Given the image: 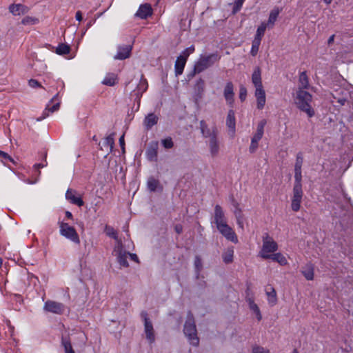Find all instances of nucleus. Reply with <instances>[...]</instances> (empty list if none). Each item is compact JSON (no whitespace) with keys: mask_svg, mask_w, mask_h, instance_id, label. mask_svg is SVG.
I'll return each mask as SVG.
<instances>
[{"mask_svg":"<svg viewBox=\"0 0 353 353\" xmlns=\"http://www.w3.org/2000/svg\"><path fill=\"white\" fill-rule=\"evenodd\" d=\"M159 117L154 113L148 114L143 120V125L147 130H150L158 123Z\"/></svg>","mask_w":353,"mask_h":353,"instance_id":"4be33fe9","label":"nucleus"},{"mask_svg":"<svg viewBox=\"0 0 353 353\" xmlns=\"http://www.w3.org/2000/svg\"><path fill=\"white\" fill-rule=\"evenodd\" d=\"M152 14V9L150 4L145 3L139 6L135 15L142 19H145Z\"/></svg>","mask_w":353,"mask_h":353,"instance_id":"a211bd4d","label":"nucleus"},{"mask_svg":"<svg viewBox=\"0 0 353 353\" xmlns=\"http://www.w3.org/2000/svg\"><path fill=\"white\" fill-rule=\"evenodd\" d=\"M220 56L217 53H212L206 56H201L195 65L197 67L196 70L201 72L207 68L213 65L220 59Z\"/></svg>","mask_w":353,"mask_h":353,"instance_id":"20e7f679","label":"nucleus"},{"mask_svg":"<svg viewBox=\"0 0 353 353\" xmlns=\"http://www.w3.org/2000/svg\"><path fill=\"white\" fill-rule=\"evenodd\" d=\"M143 92L138 89H134L132 93V97H134V101H137L139 104L140 103L141 98L142 97Z\"/></svg>","mask_w":353,"mask_h":353,"instance_id":"3c124183","label":"nucleus"},{"mask_svg":"<svg viewBox=\"0 0 353 353\" xmlns=\"http://www.w3.org/2000/svg\"><path fill=\"white\" fill-rule=\"evenodd\" d=\"M147 187L150 192H155L159 188L162 190V187L160 185L159 181L153 176H150L148 179Z\"/></svg>","mask_w":353,"mask_h":353,"instance_id":"2f4dec72","label":"nucleus"},{"mask_svg":"<svg viewBox=\"0 0 353 353\" xmlns=\"http://www.w3.org/2000/svg\"><path fill=\"white\" fill-rule=\"evenodd\" d=\"M261 140V139L256 137L254 136L252 137L251 139V143L249 148V151L250 153H254L259 146V141Z\"/></svg>","mask_w":353,"mask_h":353,"instance_id":"79ce46f5","label":"nucleus"},{"mask_svg":"<svg viewBox=\"0 0 353 353\" xmlns=\"http://www.w3.org/2000/svg\"><path fill=\"white\" fill-rule=\"evenodd\" d=\"M194 46L192 45L191 46L185 48L180 55V57H182L183 58H185L186 60H188V57L190 54L193 53L194 52Z\"/></svg>","mask_w":353,"mask_h":353,"instance_id":"603ef678","label":"nucleus"},{"mask_svg":"<svg viewBox=\"0 0 353 353\" xmlns=\"http://www.w3.org/2000/svg\"><path fill=\"white\" fill-rule=\"evenodd\" d=\"M194 267L195 270L197 274V277L199 276V274L202 269V262L200 256H196L194 258Z\"/></svg>","mask_w":353,"mask_h":353,"instance_id":"09e8293b","label":"nucleus"},{"mask_svg":"<svg viewBox=\"0 0 353 353\" xmlns=\"http://www.w3.org/2000/svg\"><path fill=\"white\" fill-rule=\"evenodd\" d=\"M303 196L302 188H293L291 208L294 212H298L300 210Z\"/></svg>","mask_w":353,"mask_h":353,"instance_id":"9b49d317","label":"nucleus"},{"mask_svg":"<svg viewBox=\"0 0 353 353\" xmlns=\"http://www.w3.org/2000/svg\"><path fill=\"white\" fill-rule=\"evenodd\" d=\"M252 81L256 88H263L261 69L259 67L255 68L252 74Z\"/></svg>","mask_w":353,"mask_h":353,"instance_id":"bb28decb","label":"nucleus"},{"mask_svg":"<svg viewBox=\"0 0 353 353\" xmlns=\"http://www.w3.org/2000/svg\"><path fill=\"white\" fill-rule=\"evenodd\" d=\"M128 256H130L131 260H132L137 263H139V258L136 254H132V253L129 252Z\"/></svg>","mask_w":353,"mask_h":353,"instance_id":"0e129e2a","label":"nucleus"},{"mask_svg":"<svg viewBox=\"0 0 353 353\" xmlns=\"http://www.w3.org/2000/svg\"><path fill=\"white\" fill-rule=\"evenodd\" d=\"M312 96L308 92L299 89L296 91V104L299 109L305 112L309 117L314 115V110L312 108L310 103Z\"/></svg>","mask_w":353,"mask_h":353,"instance_id":"f257e3e1","label":"nucleus"},{"mask_svg":"<svg viewBox=\"0 0 353 353\" xmlns=\"http://www.w3.org/2000/svg\"><path fill=\"white\" fill-rule=\"evenodd\" d=\"M301 273L307 281L313 280L314 265L312 263H307L302 268Z\"/></svg>","mask_w":353,"mask_h":353,"instance_id":"412c9836","label":"nucleus"},{"mask_svg":"<svg viewBox=\"0 0 353 353\" xmlns=\"http://www.w3.org/2000/svg\"><path fill=\"white\" fill-rule=\"evenodd\" d=\"M197 67L196 65H194V69L192 71H191L190 72H189L187 75V77L188 79V80H190L191 79H192L194 75L196 74V73H199L197 70Z\"/></svg>","mask_w":353,"mask_h":353,"instance_id":"052dcab7","label":"nucleus"},{"mask_svg":"<svg viewBox=\"0 0 353 353\" xmlns=\"http://www.w3.org/2000/svg\"><path fill=\"white\" fill-rule=\"evenodd\" d=\"M247 97V89L245 86L241 85L239 88V99L241 101H244Z\"/></svg>","mask_w":353,"mask_h":353,"instance_id":"5fc2aeb1","label":"nucleus"},{"mask_svg":"<svg viewBox=\"0 0 353 353\" xmlns=\"http://www.w3.org/2000/svg\"><path fill=\"white\" fill-rule=\"evenodd\" d=\"M114 252L119 265L121 266L128 268L129 266V263L127 261V258L129 252L124 250L121 241H118V243L114 248Z\"/></svg>","mask_w":353,"mask_h":353,"instance_id":"423d86ee","label":"nucleus"},{"mask_svg":"<svg viewBox=\"0 0 353 353\" xmlns=\"http://www.w3.org/2000/svg\"><path fill=\"white\" fill-rule=\"evenodd\" d=\"M158 149L159 142L157 141H152L149 143L145 150V155L150 161L156 162L157 161Z\"/></svg>","mask_w":353,"mask_h":353,"instance_id":"f8f14e48","label":"nucleus"},{"mask_svg":"<svg viewBox=\"0 0 353 353\" xmlns=\"http://www.w3.org/2000/svg\"><path fill=\"white\" fill-rule=\"evenodd\" d=\"M43 310L50 313L62 314L65 311V305L59 302L48 300L44 303Z\"/></svg>","mask_w":353,"mask_h":353,"instance_id":"6e6552de","label":"nucleus"},{"mask_svg":"<svg viewBox=\"0 0 353 353\" xmlns=\"http://www.w3.org/2000/svg\"><path fill=\"white\" fill-rule=\"evenodd\" d=\"M60 234L71 241L79 244L80 239L78 233L74 227L70 226L68 223L59 222Z\"/></svg>","mask_w":353,"mask_h":353,"instance_id":"39448f33","label":"nucleus"},{"mask_svg":"<svg viewBox=\"0 0 353 353\" xmlns=\"http://www.w3.org/2000/svg\"><path fill=\"white\" fill-rule=\"evenodd\" d=\"M119 144L121 145V147L122 148V149L123 150L124 149V145H125V141H124V135H122L120 138H119Z\"/></svg>","mask_w":353,"mask_h":353,"instance_id":"774afa93","label":"nucleus"},{"mask_svg":"<svg viewBox=\"0 0 353 353\" xmlns=\"http://www.w3.org/2000/svg\"><path fill=\"white\" fill-rule=\"evenodd\" d=\"M65 198L70 201L72 204L77 205L79 207H81L84 205V202L82 199L81 197L76 196L74 195V192L70 189L67 190L65 193Z\"/></svg>","mask_w":353,"mask_h":353,"instance_id":"5701e85b","label":"nucleus"},{"mask_svg":"<svg viewBox=\"0 0 353 353\" xmlns=\"http://www.w3.org/2000/svg\"><path fill=\"white\" fill-rule=\"evenodd\" d=\"M266 294L268 296V301L272 305H274L277 302L276 292L274 288L272 286H269L266 288Z\"/></svg>","mask_w":353,"mask_h":353,"instance_id":"c85d7f7f","label":"nucleus"},{"mask_svg":"<svg viewBox=\"0 0 353 353\" xmlns=\"http://www.w3.org/2000/svg\"><path fill=\"white\" fill-rule=\"evenodd\" d=\"M299 83V89L306 90L309 88V79L305 71L300 73Z\"/></svg>","mask_w":353,"mask_h":353,"instance_id":"c756f323","label":"nucleus"},{"mask_svg":"<svg viewBox=\"0 0 353 353\" xmlns=\"http://www.w3.org/2000/svg\"><path fill=\"white\" fill-rule=\"evenodd\" d=\"M0 160L4 164L8 161L14 163V159L9 154L1 150H0Z\"/></svg>","mask_w":353,"mask_h":353,"instance_id":"a18cd8bd","label":"nucleus"},{"mask_svg":"<svg viewBox=\"0 0 353 353\" xmlns=\"http://www.w3.org/2000/svg\"><path fill=\"white\" fill-rule=\"evenodd\" d=\"M28 84L32 88H38V87L41 86V85L39 83V81L37 80L33 79L29 80Z\"/></svg>","mask_w":353,"mask_h":353,"instance_id":"bf43d9fd","label":"nucleus"},{"mask_svg":"<svg viewBox=\"0 0 353 353\" xmlns=\"http://www.w3.org/2000/svg\"><path fill=\"white\" fill-rule=\"evenodd\" d=\"M183 332L187 336L189 342L194 346H197L199 339L197 336V331L192 313L189 311L187 314V319L184 324Z\"/></svg>","mask_w":353,"mask_h":353,"instance_id":"f03ea898","label":"nucleus"},{"mask_svg":"<svg viewBox=\"0 0 353 353\" xmlns=\"http://www.w3.org/2000/svg\"><path fill=\"white\" fill-rule=\"evenodd\" d=\"M141 316L144 321V332L145 333V337L150 343H152L155 341V336L152 323L150 319L148 318L147 312L142 311L141 313Z\"/></svg>","mask_w":353,"mask_h":353,"instance_id":"0eeeda50","label":"nucleus"},{"mask_svg":"<svg viewBox=\"0 0 353 353\" xmlns=\"http://www.w3.org/2000/svg\"><path fill=\"white\" fill-rule=\"evenodd\" d=\"M199 125L201 132L204 138L210 139L213 136H218V130L215 126L210 129L204 120H201Z\"/></svg>","mask_w":353,"mask_h":353,"instance_id":"ddd939ff","label":"nucleus"},{"mask_svg":"<svg viewBox=\"0 0 353 353\" xmlns=\"http://www.w3.org/2000/svg\"><path fill=\"white\" fill-rule=\"evenodd\" d=\"M223 96L228 104L232 106L234 103V85L231 81L226 83L223 90Z\"/></svg>","mask_w":353,"mask_h":353,"instance_id":"dca6fc26","label":"nucleus"},{"mask_svg":"<svg viewBox=\"0 0 353 353\" xmlns=\"http://www.w3.org/2000/svg\"><path fill=\"white\" fill-rule=\"evenodd\" d=\"M244 1H245V0H235L234 1V5L233 7V12L234 13L239 12L241 9Z\"/></svg>","mask_w":353,"mask_h":353,"instance_id":"6e6d98bb","label":"nucleus"},{"mask_svg":"<svg viewBox=\"0 0 353 353\" xmlns=\"http://www.w3.org/2000/svg\"><path fill=\"white\" fill-rule=\"evenodd\" d=\"M39 19L37 17L26 16L21 20V23L24 26L34 25L39 23Z\"/></svg>","mask_w":353,"mask_h":353,"instance_id":"a19ab883","label":"nucleus"},{"mask_svg":"<svg viewBox=\"0 0 353 353\" xmlns=\"http://www.w3.org/2000/svg\"><path fill=\"white\" fill-rule=\"evenodd\" d=\"M248 302L249 303L250 309L252 310L253 312L256 314L257 320L261 321L262 319V316L258 305L251 299H248Z\"/></svg>","mask_w":353,"mask_h":353,"instance_id":"f704fd0d","label":"nucleus"},{"mask_svg":"<svg viewBox=\"0 0 353 353\" xmlns=\"http://www.w3.org/2000/svg\"><path fill=\"white\" fill-rule=\"evenodd\" d=\"M277 250V243L268 233H265L263 236V246L259 252V256L264 259H270L271 253H274Z\"/></svg>","mask_w":353,"mask_h":353,"instance_id":"7ed1b4c3","label":"nucleus"},{"mask_svg":"<svg viewBox=\"0 0 353 353\" xmlns=\"http://www.w3.org/2000/svg\"><path fill=\"white\" fill-rule=\"evenodd\" d=\"M255 97L256 98V106L259 110H262L265 104V92L263 88H256Z\"/></svg>","mask_w":353,"mask_h":353,"instance_id":"6ab92c4d","label":"nucleus"},{"mask_svg":"<svg viewBox=\"0 0 353 353\" xmlns=\"http://www.w3.org/2000/svg\"><path fill=\"white\" fill-rule=\"evenodd\" d=\"M213 223L216 225V227L217 225L227 223V219L225 216L224 211L221 206L219 205H216L214 207Z\"/></svg>","mask_w":353,"mask_h":353,"instance_id":"2eb2a0df","label":"nucleus"},{"mask_svg":"<svg viewBox=\"0 0 353 353\" xmlns=\"http://www.w3.org/2000/svg\"><path fill=\"white\" fill-rule=\"evenodd\" d=\"M60 101L59 99V94H56L50 100V103L47 105L46 110L43 112L42 116L37 119L38 121H41L49 115V112H54L59 109Z\"/></svg>","mask_w":353,"mask_h":353,"instance_id":"9d476101","label":"nucleus"},{"mask_svg":"<svg viewBox=\"0 0 353 353\" xmlns=\"http://www.w3.org/2000/svg\"><path fill=\"white\" fill-rule=\"evenodd\" d=\"M205 88V81L201 78L199 79L194 85V96L196 99H201Z\"/></svg>","mask_w":353,"mask_h":353,"instance_id":"a878e982","label":"nucleus"},{"mask_svg":"<svg viewBox=\"0 0 353 353\" xmlns=\"http://www.w3.org/2000/svg\"><path fill=\"white\" fill-rule=\"evenodd\" d=\"M232 205L235 209H240L239 203L234 199H232Z\"/></svg>","mask_w":353,"mask_h":353,"instance_id":"338daca9","label":"nucleus"},{"mask_svg":"<svg viewBox=\"0 0 353 353\" xmlns=\"http://www.w3.org/2000/svg\"><path fill=\"white\" fill-rule=\"evenodd\" d=\"M148 88V84L147 80L144 78L143 75H141L139 83L137 86V89L141 90L143 92H145Z\"/></svg>","mask_w":353,"mask_h":353,"instance_id":"37998d69","label":"nucleus"},{"mask_svg":"<svg viewBox=\"0 0 353 353\" xmlns=\"http://www.w3.org/2000/svg\"><path fill=\"white\" fill-rule=\"evenodd\" d=\"M208 145L210 152L212 157H216L218 155L219 152V141L218 140V136H213L209 139Z\"/></svg>","mask_w":353,"mask_h":353,"instance_id":"aec40b11","label":"nucleus"},{"mask_svg":"<svg viewBox=\"0 0 353 353\" xmlns=\"http://www.w3.org/2000/svg\"><path fill=\"white\" fill-rule=\"evenodd\" d=\"M279 13H280V10L278 8H274V9H272L270 11L268 21L266 23L268 27L269 26L270 28H273V26H274V23L278 18Z\"/></svg>","mask_w":353,"mask_h":353,"instance_id":"cd10ccee","label":"nucleus"},{"mask_svg":"<svg viewBox=\"0 0 353 353\" xmlns=\"http://www.w3.org/2000/svg\"><path fill=\"white\" fill-rule=\"evenodd\" d=\"M234 214L235 216L236 219H243V214L242 213L241 209H234Z\"/></svg>","mask_w":353,"mask_h":353,"instance_id":"13d9d810","label":"nucleus"},{"mask_svg":"<svg viewBox=\"0 0 353 353\" xmlns=\"http://www.w3.org/2000/svg\"><path fill=\"white\" fill-rule=\"evenodd\" d=\"M174 231L178 234H180L183 232V226L181 224H176L174 226Z\"/></svg>","mask_w":353,"mask_h":353,"instance_id":"e2e57ef3","label":"nucleus"},{"mask_svg":"<svg viewBox=\"0 0 353 353\" xmlns=\"http://www.w3.org/2000/svg\"><path fill=\"white\" fill-rule=\"evenodd\" d=\"M114 135H115L114 132L111 133L110 135H108L107 137H105L104 142H103V145L105 146L110 147V151H112V150L114 147Z\"/></svg>","mask_w":353,"mask_h":353,"instance_id":"ea45409f","label":"nucleus"},{"mask_svg":"<svg viewBox=\"0 0 353 353\" xmlns=\"http://www.w3.org/2000/svg\"><path fill=\"white\" fill-rule=\"evenodd\" d=\"M269 259L279 263L281 265H285L288 263L286 258L280 252L272 254Z\"/></svg>","mask_w":353,"mask_h":353,"instance_id":"72a5a7b5","label":"nucleus"},{"mask_svg":"<svg viewBox=\"0 0 353 353\" xmlns=\"http://www.w3.org/2000/svg\"><path fill=\"white\" fill-rule=\"evenodd\" d=\"M9 11L14 16L25 14L28 13L30 8L26 5L21 3H12L9 6Z\"/></svg>","mask_w":353,"mask_h":353,"instance_id":"f3484780","label":"nucleus"},{"mask_svg":"<svg viewBox=\"0 0 353 353\" xmlns=\"http://www.w3.org/2000/svg\"><path fill=\"white\" fill-rule=\"evenodd\" d=\"M55 52L59 55L68 54L70 52V46L68 44L60 43L56 48Z\"/></svg>","mask_w":353,"mask_h":353,"instance_id":"4c0bfd02","label":"nucleus"},{"mask_svg":"<svg viewBox=\"0 0 353 353\" xmlns=\"http://www.w3.org/2000/svg\"><path fill=\"white\" fill-rule=\"evenodd\" d=\"M161 144L165 149H171L174 146V142L171 137H167L161 140Z\"/></svg>","mask_w":353,"mask_h":353,"instance_id":"de8ad7c7","label":"nucleus"},{"mask_svg":"<svg viewBox=\"0 0 353 353\" xmlns=\"http://www.w3.org/2000/svg\"><path fill=\"white\" fill-rule=\"evenodd\" d=\"M219 232L228 241L236 243L238 242L237 236L232 228L227 223L217 225Z\"/></svg>","mask_w":353,"mask_h":353,"instance_id":"1a4fd4ad","label":"nucleus"},{"mask_svg":"<svg viewBox=\"0 0 353 353\" xmlns=\"http://www.w3.org/2000/svg\"><path fill=\"white\" fill-rule=\"evenodd\" d=\"M105 232L108 236H110L117 241V244L118 241H120V240L118 239L117 232L114 230V228L112 227H110V226H106Z\"/></svg>","mask_w":353,"mask_h":353,"instance_id":"c03bdc74","label":"nucleus"},{"mask_svg":"<svg viewBox=\"0 0 353 353\" xmlns=\"http://www.w3.org/2000/svg\"><path fill=\"white\" fill-rule=\"evenodd\" d=\"M117 82V76L113 74H108L103 79L102 83L108 86H113Z\"/></svg>","mask_w":353,"mask_h":353,"instance_id":"58836bf2","label":"nucleus"},{"mask_svg":"<svg viewBox=\"0 0 353 353\" xmlns=\"http://www.w3.org/2000/svg\"><path fill=\"white\" fill-rule=\"evenodd\" d=\"M132 50V45L119 46L117 48V53L114 57V59L117 60H124L130 57Z\"/></svg>","mask_w":353,"mask_h":353,"instance_id":"4468645a","label":"nucleus"},{"mask_svg":"<svg viewBox=\"0 0 353 353\" xmlns=\"http://www.w3.org/2000/svg\"><path fill=\"white\" fill-rule=\"evenodd\" d=\"M303 163V155L301 152L298 153L296 155V162L294 166H302Z\"/></svg>","mask_w":353,"mask_h":353,"instance_id":"4d7b16f0","label":"nucleus"},{"mask_svg":"<svg viewBox=\"0 0 353 353\" xmlns=\"http://www.w3.org/2000/svg\"><path fill=\"white\" fill-rule=\"evenodd\" d=\"M302 174L294 173V183L293 188H302Z\"/></svg>","mask_w":353,"mask_h":353,"instance_id":"8fccbe9b","label":"nucleus"},{"mask_svg":"<svg viewBox=\"0 0 353 353\" xmlns=\"http://www.w3.org/2000/svg\"><path fill=\"white\" fill-rule=\"evenodd\" d=\"M266 120L262 119L260 121L257 125L256 132L254 134V137H258L259 139H262L263 134H264V128L266 125Z\"/></svg>","mask_w":353,"mask_h":353,"instance_id":"e433bc0d","label":"nucleus"},{"mask_svg":"<svg viewBox=\"0 0 353 353\" xmlns=\"http://www.w3.org/2000/svg\"><path fill=\"white\" fill-rule=\"evenodd\" d=\"M252 353H270V351L263 347L256 345L252 347Z\"/></svg>","mask_w":353,"mask_h":353,"instance_id":"864d4df0","label":"nucleus"},{"mask_svg":"<svg viewBox=\"0 0 353 353\" xmlns=\"http://www.w3.org/2000/svg\"><path fill=\"white\" fill-rule=\"evenodd\" d=\"M46 165H47V163L46 164L36 163L34 165L33 168L38 172V174L39 175L41 174L39 169L41 168H44L45 166H46Z\"/></svg>","mask_w":353,"mask_h":353,"instance_id":"680f3d73","label":"nucleus"},{"mask_svg":"<svg viewBox=\"0 0 353 353\" xmlns=\"http://www.w3.org/2000/svg\"><path fill=\"white\" fill-rule=\"evenodd\" d=\"M61 344L64 349L65 353H75L72 346L70 338L68 335H62Z\"/></svg>","mask_w":353,"mask_h":353,"instance_id":"393cba45","label":"nucleus"},{"mask_svg":"<svg viewBox=\"0 0 353 353\" xmlns=\"http://www.w3.org/2000/svg\"><path fill=\"white\" fill-rule=\"evenodd\" d=\"M267 27L268 26L266 23H261V24L257 28L256 32L254 39L261 41Z\"/></svg>","mask_w":353,"mask_h":353,"instance_id":"c9c22d12","label":"nucleus"},{"mask_svg":"<svg viewBox=\"0 0 353 353\" xmlns=\"http://www.w3.org/2000/svg\"><path fill=\"white\" fill-rule=\"evenodd\" d=\"M226 125L230 129L233 131L235 130L236 127V119H235V113L233 110H230L228 112L227 119H226Z\"/></svg>","mask_w":353,"mask_h":353,"instance_id":"7c9ffc66","label":"nucleus"},{"mask_svg":"<svg viewBox=\"0 0 353 353\" xmlns=\"http://www.w3.org/2000/svg\"><path fill=\"white\" fill-rule=\"evenodd\" d=\"M75 18L77 21H81L83 19L82 13L81 11H77L75 14Z\"/></svg>","mask_w":353,"mask_h":353,"instance_id":"69168bd1","label":"nucleus"},{"mask_svg":"<svg viewBox=\"0 0 353 353\" xmlns=\"http://www.w3.org/2000/svg\"><path fill=\"white\" fill-rule=\"evenodd\" d=\"M186 59L179 56L175 61L174 64V72L176 77L183 74L185 63Z\"/></svg>","mask_w":353,"mask_h":353,"instance_id":"b1692460","label":"nucleus"},{"mask_svg":"<svg viewBox=\"0 0 353 353\" xmlns=\"http://www.w3.org/2000/svg\"><path fill=\"white\" fill-rule=\"evenodd\" d=\"M261 42L260 41H258V40H255L254 39L252 41V48H251V50H250V54L254 57L256 55V54L258 53V51H259V46L261 44Z\"/></svg>","mask_w":353,"mask_h":353,"instance_id":"49530a36","label":"nucleus"},{"mask_svg":"<svg viewBox=\"0 0 353 353\" xmlns=\"http://www.w3.org/2000/svg\"><path fill=\"white\" fill-rule=\"evenodd\" d=\"M234 249L233 247L228 248L222 254V259L225 264H229L233 261Z\"/></svg>","mask_w":353,"mask_h":353,"instance_id":"473e14b6","label":"nucleus"}]
</instances>
